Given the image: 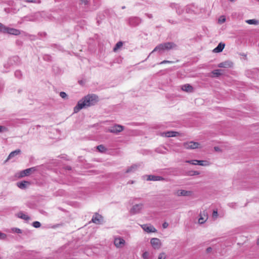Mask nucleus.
Returning <instances> with one entry per match:
<instances>
[{"label":"nucleus","instance_id":"obj_8","mask_svg":"<svg viewBox=\"0 0 259 259\" xmlns=\"http://www.w3.org/2000/svg\"><path fill=\"white\" fill-rule=\"evenodd\" d=\"M8 33L9 34L14 35H18L20 34L21 31L19 29H17L13 28H10L7 26H6L5 33Z\"/></svg>","mask_w":259,"mask_h":259},{"label":"nucleus","instance_id":"obj_41","mask_svg":"<svg viewBox=\"0 0 259 259\" xmlns=\"http://www.w3.org/2000/svg\"><path fill=\"white\" fill-rule=\"evenodd\" d=\"M166 255L164 252H162L159 254L158 256V259H165Z\"/></svg>","mask_w":259,"mask_h":259},{"label":"nucleus","instance_id":"obj_30","mask_svg":"<svg viewBox=\"0 0 259 259\" xmlns=\"http://www.w3.org/2000/svg\"><path fill=\"white\" fill-rule=\"evenodd\" d=\"M200 174V172L199 171L196 170H191L188 172V175L190 176H193L196 175H198Z\"/></svg>","mask_w":259,"mask_h":259},{"label":"nucleus","instance_id":"obj_51","mask_svg":"<svg viewBox=\"0 0 259 259\" xmlns=\"http://www.w3.org/2000/svg\"><path fill=\"white\" fill-rule=\"evenodd\" d=\"M16 43L17 45H19V46H20L22 44V42L21 41H20V40H17L16 41Z\"/></svg>","mask_w":259,"mask_h":259},{"label":"nucleus","instance_id":"obj_16","mask_svg":"<svg viewBox=\"0 0 259 259\" xmlns=\"http://www.w3.org/2000/svg\"><path fill=\"white\" fill-rule=\"evenodd\" d=\"M21 151L20 149H16L15 151L11 152L8 156L7 159L5 160V162H7L9 159H11L15 156L20 154Z\"/></svg>","mask_w":259,"mask_h":259},{"label":"nucleus","instance_id":"obj_5","mask_svg":"<svg viewBox=\"0 0 259 259\" xmlns=\"http://www.w3.org/2000/svg\"><path fill=\"white\" fill-rule=\"evenodd\" d=\"M183 147L187 149H194L199 147L200 143L198 142L190 141L184 142L183 144Z\"/></svg>","mask_w":259,"mask_h":259},{"label":"nucleus","instance_id":"obj_21","mask_svg":"<svg viewBox=\"0 0 259 259\" xmlns=\"http://www.w3.org/2000/svg\"><path fill=\"white\" fill-rule=\"evenodd\" d=\"M192 194V192L190 191H186L184 190H179L177 192V195L179 196H190Z\"/></svg>","mask_w":259,"mask_h":259},{"label":"nucleus","instance_id":"obj_49","mask_svg":"<svg viewBox=\"0 0 259 259\" xmlns=\"http://www.w3.org/2000/svg\"><path fill=\"white\" fill-rule=\"evenodd\" d=\"M65 169L66 170H71L72 169V167L70 166L67 165L65 167Z\"/></svg>","mask_w":259,"mask_h":259},{"label":"nucleus","instance_id":"obj_48","mask_svg":"<svg viewBox=\"0 0 259 259\" xmlns=\"http://www.w3.org/2000/svg\"><path fill=\"white\" fill-rule=\"evenodd\" d=\"M147 255H148V253L147 252H145L143 254V257L145 259H147Z\"/></svg>","mask_w":259,"mask_h":259},{"label":"nucleus","instance_id":"obj_13","mask_svg":"<svg viewBox=\"0 0 259 259\" xmlns=\"http://www.w3.org/2000/svg\"><path fill=\"white\" fill-rule=\"evenodd\" d=\"M233 66V63L229 60H227L224 62H222L218 65V67L219 68H231Z\"/></svg>","mask_w":259,"mask_h":259},{"label":"nucleus","instance_id":"obj_22","mask_svg":"<svg viewBox=\"0 0 259 259\" xmlns=\"http://www.w3.org/2000/svg\"><path fill=\"white\" fill-rule=\"evenodd\" d=\"M179 135V133L174 131H168L163 133V135H164L166 137H176Z\"/></svg>","mask_w":259,"mask_h":259},{"label":"nucleus","instance_id":"obj_19","mask_svg":"<svg viewBox=\"0 0 259 259\" xmlns=\"http://www.w3.org/2000/svg\"><path fill=\"white\" fill-rule=\"evenodd\" d=\"M30 182L28 181H23L18 182L17 186L21 189H24L26 188L27 185H30Z\"/></svg>","mask_w":259,"mask_h":259},{"label":"nucleus","instance_id":"obj_47","mask_svg":"<svg viewBox=\"0 0 259 259\" xmlns=\"http://www.w3.org/2000/svg\"><path fill=\"white\" fill-rule=\"evenodd\" d=\"M168 224L166 222H164L162 224V227L164 229L168 227Z\"/></svg>","mask_w":259,"mask_h":259},{"label":"nucleus","instance_id":"obj_58","mask_svg":"<svg viewBox=\"0 0 259 259\" xmlns=\"http://www.w3.org/2000/svg\"><path fill=\"white\" fill-rule=\"evenodd\" d=\"M59 226V224H57V225L56 226V227H58V226Z\"/></svg>","mask_w":259,"mask_h":259},{"label":"nucleus","instance_id":"obj_40","mask_svg":"<svg viewBox=\"0 0 259 259\" xmlns=\"http://www.w3.org/2000/svg\"><path fill=\"white\" fill-rule=\"evenodd\" d=\"M226 21V18L224 16H221L219 19V22L220 23H223Z\"/></svg>","mask_w":259,"mask_h":259},{"label":"nucleus","instance_id":"obj_17","mask_svg":"<svg viewBox=\"0 0 259 259\" xmlns=\"http://www.w3.org/2000/svg\"><path fill=\"white\" fill-rule=\"evenodd\" d=\"M148 181H162L164 180V179L161 177V176H155V175H148L147 176Z\"/></svg>","mask_w":259,"mask_h":259},{"label":"nucleus","instance_id":"obj_7","mask_svg":"<svg viewBox=\"0 0 259 259\" xmlns=\"http://www.w3.org/2000/svg\"><path fill=\"white\" fill-rule=\"evenodd\" d=\"M36 170V168L35 167H32L29 168H27L26 169H24L19 174V175L18 176V178H23L25 176H29L31 172H34Z\"/></svg>","mask_w":259,"mask_h":259},{"label":"nucleus","instance_id":"obj_3","mask_svg":"<svg viewBox=\"0 0 259 259\" xmlns=\"http://www.w3.org/2000/svg\"><path fill=\"white\" fill-rule=\"evenodd\" d=\"M21 64V60L18 56H14L9 58L7 63L4 64V67L7 69L14 66H18Z\"/></svg>","mask_w":259,"mask_h":259},{"label":"nucleus","instance_id":"obj_2","mask_svg":"<svg viewBox=\"0 0 259 259\" xmlns=\"http://www.w3.org/2000/svg\"><path fill=\"white\" fill-rule=\"evenodd\" d=\"M177 46L176 44L173 42H166L164 43L160 44L157 45L151 53H153L155 51L161 54L165 51H169L172 49H176Z\"/></svg>","mask_w":259,"mask_h":259},{"label":"nucleus","instance_id":"obj_32","mask_svg":"<svg viewBox=\"0 0 259 259\" xmlns=\"http://www.w3.org/2000/svg\"><path fill=\"white\" fill-rule=\"evenodd\" d=\"M175 9L176 10L177 13L179 15L182 14L184 12L183 9L181 8L179 5H178V8H176Z\"/></svg>","mask_w":259,"mask_h":259},{"label":"nucleus","instance_id":"obj_37","mask_svg":"<svg viewBox=\"0 0 259 259\" xmlns=\"http://www.w3.org/2000/svg\"><path fill=\"white\" fill-rule=\"evenodd\" d=\"M60 96L63 99H66L67 98V96H68L66 94V93L64 92H61L60 93Z\"/></svg>","mask_w":259,"mask_h":259},{"label":"nucleus","instance_id":"obj_31","mask_svg":"<svg viewBox=\"0 0 259 259\" xmlns=\"http://www.w3.org/2000/svg\"><path fill=\"white\" fill-rule=\"evenodd\" d=\"M97 149L99 152H104L106 150V148L103 145H100L97 147Z\"/></svg>","mask_w":259,"mask_h":259},{"label":"nucleus","instance_id":"obj_44","mask_svg":"<svg viewBox=\"0 0 259 259\" xmlns=\"http://www.w3.org/2000/svg\"><path fill=\"white\" fill-rule=\"evenodd\" d=\"M81 4H84L85 5L89 4V0H79Z\"/></svg>","mask_w":259,"mask_h":259},{"label":"nucleus","instance_id":"obj_36","mask_svg":"<svg viewBox=\"0 0 259 259\" xmlns=\"http://www.w3.org/2000/svg\"><path fill=\"white\" fill-rule=\"evenodd\" d=\"M6 26L4 25V24H3L2 23L0 22V32H1L3 33H5Z\"/></svg>","mask_w":259,"mask_h":259},{"label":"nucleus","instance_id":"obj_38","mask_svg":"<svg viewBox=\"0 0 259 259\" xmlns=\"http://www.w3.org/2000/svg\"><path fill=\"white\" fill-rule=\"evenodd\" d=\"M8 131V128L2 125H0V133Z\"/></svg>","mask_w":259,"mask_h":259},{"label":"nucleus","instance_id":"obj_57","mask_svg":"<svg viewBox=\"0 0 259 259\" xmlns=\"http://www.w3.org/2000/svg\"><path fill=\"white\" fill-rule=\"evenodd\" d=\"M121 9H125V6H122V7H121Z\"/></svg>","mask_w":259,"mask_h":259},{"label":"nucleus","instance_id":"obj_11","mask_svg":"<svg viewBox=\"0 0 259 259\" xmlns=\"http://www.w3.org/2000/svg\"><path fill=\"white\" fill-rule=\"evenodd\" d=\"M187 163H189L193 165H199L202 166H206L208 165V162L206 160H188L186 161Z\"/></svg>","mask_w":259,"mask_h":259},{"label":"nucleus","instance_id":"obj_33","mask_svg":"<svg viewBox=\"0 0 259 259\" xmlns=\"http://www.w3.org/2000/svg\"><path fill=\"white\" fill-rule=\"evenodd\" d=\"M43 59L46 61H52V57L48 54H45L42 57Z\"/></svg>","mask_w":259,"mask_h":259},{"label":"nucleus","instance_id":"obj_59","mask_svg":"<svg viewBox=\"0 0 259 259\" xmlns=\"http://www.w3.org/2000/svg\"><path fill=\"white\" fill-rule=\"evenodd\" d=\"M231 2H233L234 0H230Z\"/></svg>","mask_w":259,"mask_h":259},{"label":"nucleus","instance_id":"obj_15","mask_svg":"<svg viewBox=\"0 0 259 259\" xmlns=\"http://www.w3.org/2000/svg\"><path fill=\"white\" fill-rule=\"evenodd\" d=\"M142 227L143 230L147 233L155 232L157 231L156 229L151 225L145 224Z\"/></svg>","mask_w":259,"mask_h":259},{"label":"nucleus","instance_id":"obj_14","mask_svg":"<svg viewBox=\"0 0 259 259\" xmlns=\"http://www.w3.org/2000/svg\"><path fill=\"white\" fill-rule=\"evenodd\" d=\"M114 243L117 247L120 248L125 244V240L120 237L116 238L114 239Z\"/></svg>","mask_w":259,"mask_h":259},{"label":"nucleus","instance_id":"obj_45","mask_svg":"<svg viewBox=\"0 0 259 259\" xmlns=\"http://www.w3.org/2000/svg\"><path fill=\"white\" fill-rule=\"evenodd\" d=\"M178 4H176V3H171L170 5V7L172 8V9H176V8H177L178 7Z\"/></svg>","mask_w":259,"mask_h":259},{"label":"nucleus","instance_id":"obj_9","mask_svg":"<svg viewBox=\"0 0 259 259\" xmlns=\"http://www.w3.org/2000/svg\"><path fill=\"white\" fill-rule=\"evenodd\" d=\"M150 243L151 245L155 249H158L160 248L161 244L159 239L153 238L151 239Z\"/></svg>","mask_w":259,"mask_h":259},{"label":"nucleus","instance_id":"obj_1","mask_svg":"<svg viewBox=\"0 0 259 259\" xmlns=\"http://www.w3.org/2000/svg\"><path fill=\"white\" fill-rule=\"evenodd\" d=\"M99 101L98 96L95 94H89L84 96L78 102L74 107V113L78 112L81 109L90 106H94Z\"/></svg>","mask_w":259,"mask_h":259},{"label":"nucleus","instance_id":"obj_27","mask_svg":"<svg viewBox=\"0 0 259 259\" xmlns=\"http://www.w3.org/2000/svg\"><path fill=\"white\" fill-rule=\"evenodd\" d=\"M14 75L15 77L17 78L18 79H21L23 76L22 72L20 70H17L15 71L14 73Z\"/></svg>","mask_w":259,"mask_h":259},{"label":"nucleus","instance_id":"obj_56","mask_svg":"<svg viewBox=\"0 0 259 259\" xmlns=\"http://www.w3.org/2000/svg\"><path fill=\"white\" fill-rule=\"evenodd\" d=\"M39 34L40 35V36H46L47 35V33L46 32H42V33H39Z\"/></svg>","mask_w":259,"mask_h":259},{"label":"nucleus","instance_id":"obj_12","mask_svg":"<svg viewBox=\"0 0 259 259\" xmlns=\"http://www.w3.org/2000/svg\"><path fill=\"white\" fill-rule=\"evenodd\" d=\"M103 220V217L99 214L98 213H95V215H93L92 221L96 224H100L102 223Z\"/></svg>","mask_w":259,"mask_h":259},{"label":"nucleus","instance_id":"obj_10","mask_svg":"<svg viewBox=\"0 0 259 259\" xmlns=\"http://www.w3.org/2000/svg\"><path fill=\"white\" fill-rule=\"evenodd\" d=\"M143 204L142 203L134 205L130 210L132 214H135L139 213L142 209Z\"/></svg>","mask_w":259,"mask_h":259},{"label":"nucleus","instance_id":"obj_4","mask_svg":"<svg viewBox=\"0 0 259 259\" xmlns=\"http://www.w3.org/2000/svg\"><path fill=\"white\" fill-rule=\"evenodd\" d=\"M124 130V126L119 124H115L113 126L109 127L108 131L111 133L118 134Z\"/></svg>","mask_w":259,"mask_h":259},{"label":"nucleus","instance_id":"obj_20","mask_svg":"<svg viewBox=\"0 0 259 259\" xmlns=\"http://www.w3.org/2000/svg\"><path fill=\"white\" fill-rule=\"evenodd\" d=\"M225 46V44L221 42L219 43L218 46L213 49V52L214 53L222 52L224 49Z\"/></svg>","mask_w":259,"mask_h":259},{"label":"nucleus","instance_id":"obj_29","mask_svg":"<svg viewBox=\"0 0 259 259\" xmlns=\"http://www.w3.org/2000/svg\"><path fill=\"white\" fill-rule=\"evenodd\" d=\"M123 45V42L121 41H119L115 45L114 48H113V51L114 52L116 51L118 49H119L120 47H121Z\"/></svg>","mask_w":259,"mask_h":259},{"label":"nucleus","instance_id":"obj_25","mask_svg":"<svg viewBox=\"0 0 259 259\" xmlns=\"http://www.w3.org/2000/svg\"><path fill=\"white\" fill-rule=\"evenodd\" d=\"M138 166L136 164H134L129 167L125 171L126 173H129L135 171L138 168Z\"/></svg>","mask_w":259,"mask_h":259},{"label":"nucleus","instance_id":"obj_18","mask_svg":"<svg viewBox=\"0 0 259 259\" xmlns=\"http://www.w3.org/2000/svg\"><path fill=\"white\" fill-rule=\"evenodd\" d=\"M182 90L188 93H192L194 91V88L189 84H186L182 86Z\"/></svg>","mask_w":259,"mask_h":259},{"label":"nucleus","instance_id":"obj_54","mask_svg":"<svg viewBox=\"0 0 259 259\" xmlns=\"http://www.w3.org/2000/svg\"><path fill=\"white\" fill-rule=\"evenodd\" d=\"M211 250H212V248H211V247H208V248L206 249V252H207V253L210 252Z\"/></svg>","mask_w":259,"mask_h":259},{"label":"nucleus","instance_id":"obj_35","mask_svg":"<svg viewBox=\"0 0 259 259\" xmlns=\"http://www.w3.org/2000/svg\"><path fill=\"white\" fill-rule=\"evenodd\" d=\"M24 1L27 3H37V4L41 3L40 0H24Z\"/></svg>","mask_w":259,"mask_h":259},{"label":"nucleus","instance_id":"obj_39","mask_svg":"<svg viewBox=\"0 0 259 259\" xmlns=\"http://www.w3.org/2000/svg\"><path fill=\"white\" fill-rule=\"evenodd\" d=\"M218 216V213L217 209L213 210L212 212V218L214 219H216Z\"/></svg>","mask_w":259,"mask_h":259},{"label":"nucleus","instance_id":"obj_43","mask_svg":"<svg viewBox=\"0 0 259 259\" xmlns=\"http://www.w3.org/2000/svg\"><path fill=\"white\" fill-rule=\"evenodd\" d=\"M13 231L15 232L18 233V234H21L22 233V230L19 228H15L13 229Z\"/></svg>","mask_w":259,"mask_h":259},{"label":"nucleus","instance_id":"obj_50","mask_svg":"<svg viewBox=\"0 0 259 259\" xmlns=\"http://www.w3.org/2000/svg\"><path fill=\"white\" fill-rule=\"evenodd\" d=\"M145 15H146L150 19H151L153 18V16L152 14H148V13H146L145 14Z\"/></svg>","mask_w":259,"mask_h":259},{"label":"nucleus","instance_id":"obj_42","mask_svg":"<svg viewBox=\"0 0 259 259\" xmlns=\"http://www.w3.org/2000/svg\"><path fill=\"white\" fill-rule=\"evenodd\" d=\"M7 238V235L5 233H3L0 232V239H5Z\"/></svg>","mask_w":259,"mask_h":259},{"label":"nucleus","instance_id":"obj_26","mask_svg":"<svg viewBox=\"0 0 259 259\" xmlns=\"http://www.w3.org/2000/svg\"><path fill=\"white\" fill-rule=\"evenodd\" d=\"M221 69H215L211 72V73L213 74L212 77H218L222 75Z\"/></svg>","mask_w":259,"mask_h":259},{"label":"nucleus","instance_id":"obj_23","mask_svg":"<svg viewBox=\"0 0 259 259\" xmlns=\"http://www.w3.org/2000/svg\"><path fill=\"white\" fill-rule=\"evenodd\" d=\"M205 214H207V212H206V211H203V214L204 215V217H203L202 214L200 213V217L198 220L199 223L203 224L206 221V220L208 218V217H207V214L205 215Z\"/></svg>","mask_w":259,"mask_h":259},{"label":"nucleus","instance_id":"obj_46","mask_svg":"<svg viewBox=\"0 0 259 259\" xmlns=\"http://www.w3.org/2000/svg\"><path fill=\"white\" fill-rule=\"evenodd\" d=\"M173 63L172 61H168V60H164V61L160 62L159 63H158V64H165V63Z\"/></svg>","mask_w":259,"mask_h":259},{"label":"nucleus","instance_id":"obj_24","mask_svg":"<svg viewBox=\"0 0 259 259\" xmlns=\"http://www.w3.org/2000/svg\"><path fill=\"white\" fill-rule=\"evenodd\" d=\"M17 217L20 219H22L23 220H26V221H28L30 219V217H28V215L25 214L24 213H23L22 212H19L18 214H17Z\"/></svg>","mask_w":259,"mask_h":259},{"label":"nucleus","instance_id":"obj_34","mask_svg":"<svg viewBox=\"0 0 259 259\" xmlns=\"http://www.w3.org/2000/svg\"><path fill=\"white\" fill-rule=\"evenodd\" d=\"M32 226L35 228H39L41 226V224L38 221H35L32 223Z\"/></svg>","mask_w":259,"mask_h":259},{"label":"nucleus","instance_id":"obj_28","mask_svg":"<svg viewBox=\"0 0 259 259\" xmlns=\"http://www.w3.org/2000/svg\"><path fill=\"white\" fill-rule=\"evenodd\" d=\"M246 22L250 25H257L258 24V21L255 19H249L246 21Z\"/></svg>","mask_w":259,"mask_h":259},{"label":"nucleus","instance_id":"obj_6","mask_svg":"<svg viewBox=\"0 0 259 259\" xmlns=\"http://www.w3.org/2000/svg\"><path fill=\"white\" fill-rule=\"evenodd\" d=\"M142 22V19L138 17H132L128 19V23L132 27L138 26Z\"/></svg>","mask_w":259,"mask_h":259},{"label":"nucleus","instance_id":"obj_52","mask_svg":"<svg viewBox=\"0 0 259 259\" xmlns=\"http://www.w3.org/2000/svg\"><path fill=\"white\" fill-rule=\"evenodd\" d=\"M78 83L80 84L83 85L84 84L85 82L83 80H80L78 81Z\"/></svg>","mask_w":259,"mask_h":259},{"label":"nucleus","instance_id":"obj_53","mask_svg":"<svg viewBox=\"0 0 259 259\" xmlns=\"http://www.w3.org/2000/svg\"><path fill=\"white\" fill-rule=\"evenodd\" d=\"M214 149L215 151H220L221 150L220 148L218 146L214 147Z\"/></svg>","mask_w":259,"mask_h":259},{"label":"nucleus","instance_id":"obj_55","mask_svg":"<svg viewBox=\"0 0 259 259\" xmlns=\"http://www.w3.org/2000/svg\"><path fill=\"white\" fill-rule=\"evenodd\" d=\"M168 22L171 23V24H176L177 22L174 21H171L170 20H168Z\"/></svg>","mask_w":259,"mask_h":259},{"label":"nucleus","instance_id":"obj_60","mask_svg":"<svg viewBox=\"0 0 259 259\" xmlns=\"http://www.w3.org/2000/svg\"><path fill=\"white\" fill-rule=\"evenodd\" d=\"M258 1L259 2V0H258Z\"/></svg>","mask_w":259,"mask_h":259}]
</instances>
